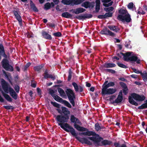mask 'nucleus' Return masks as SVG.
I'll return each instance as SVG.
<instances>
[{"label": "nucleus", "mask_w": 147, "mask_h": 147, "mask_svg": "<svg viewBox=\"0 0 147 147\" xmlns=\"http://www.w3.org/2000/svg\"><path fill=\"white\" fill-rule=\"evenodd\" d=\"M61 109L62 110V115H57L56 118L57 122H59L58 125L67 132H70L71 134L74 136H76L77 134L76 133L75 129L67 123L69 119L70 115V111L67 108L62 107Z\"/></svg>", "instance_id": "obj_1"}, {"label": "nucleus", "mask_w": 147, "mask_h": 147, "mask_svg": "<svg viewBox=\"0 0 147 147\" xmlns=\"http://www.w3.org/2000/svg\"><path fill=\"white\" fill-rule=\"evenodd\" d=\"M76 138L81 142L82 144L91 145L92 144V142L89 140V139L92 140L94 145L95 146L97 147L99 146H106L111 145L112 142L107 140H103V138L99 136L98 137L92 136L91 137H87V138Z\"/></svg>", "instance_id": "obj_2"}, {"label": "nucleus", "mask_w": 147, "mask_h": 147, "mask_svg": "<svg viewBox=\"0 0 147 147\" xmlns=\"http://www.w3.org/2000/svg\"><path fill=\"white\" fill-rule=\"evenodd\" d=\"M1 84L3 89L5 92L8 93L9 92L12 97L14 99L17 98L18 95L13 89L10 86L9 87V85L8 83L3 79H2L1 81Z\"/></svg>", "instance_id": "obj_3"}, {"label": "nucleus", "mask_w": 147, "mask_h": 147, "mask_svg": "<svg viewBox=\"0 0 147 147\" xmlns=\"http://www.w3.org/2000/svg\"><path fill=\"white\" fill-rule=\"evenodd\" d=\"M146 97L143 95H139L135 93L131 94V96L128 97L129 102L131 105L136 106H137L138 104L133 99L136 100L137 102H142L145 99Z\"/></svg>", "instance_id": "obj_4"}, {"label": "nucleus", "mask_w": 147, "mask_h": 147, "mask_svg": "<svg viewBox=\"0 0 147 147\" xmlns=\"http://www.w3.org/2000/svg\"><path fill=\"white\" fill-rule=\"evenodd\" d=\"M115 85V84L114 82H111L108 83L107 85H105V88H106L102 95H105L107 94H112L115 93L117 91V89L116 88H108L110 87L114 86Z\"/></svg>", "instance_id": "obj_5"}, {"label": "nucleus", "mask_w": 147, "mask_h": 147, "mask_svg": "<svg viewBox=\"0 0 147 147\" xmlns=\"http://www.w3.org/2000/svg\"><path fill=\"white\" fill-rule=\"evenodd\" d=\"M65 92L70 102L73 106L74 107V100L76 98V96L74 90L70 88H67Z\"/></svg>", "instance_id": "obj_6"}, {"label": "nucleus", "mask_w": 147, "mask_h": 147, "mask_svg": "<svg viewBox=\"0 0 147 147\" xmlns=\"http://www.w3.org/2000/svg\"><path fill=\"white\" fill-rule=\"evenodd\" d=\"M117 18L118 20L121 21L123 22H126L129 23L131 20V16L128 13L123 16L121 15H118Z\"/></svg>", "instance_id": "obj_7"}, {"label": "nucleus", "mask_w": 147, "mask_h": 147, "mask_svg": "<svg viewBox=\"0 0 147 147\" xmlns=\"http://www.w3.org/2000/svg\"><path fill=\"white\" fill-rule=\"evenodd\" d=\"M3 67L6 70L12 71L13 70V67L9 64L7 59H3L1 61Z\"/></svg>", "instance_id": "obj_8"}, {"label": "nucleus", "mask_w": 147, "mask_h": 147, "mask_svg": "<svg viewBox=\"0 0 147 147\" xmlns=\"http://www.w3.org/2000/svg\"><path fill=\"white\" fill-rule=\"evenodd\" d=\"M13 12L16 18L18 21L20 26H22V19L20 16V13L19 9H18V10H13Z\"/></svg>", "instance_id": "obj_9"}, {"label": "nucleus", "mask_w": 147, "mask_h": 147, "mask_svg": "<svg viewBox=\"0 0 147 147\" xmlns=\"http://www.w3.org/2000/svg\"><path fill=\"white\" fill-rule=\"evenodd\" d=\"M55 92L53 90L49 89V93L56 101L60 102H63V100L57 95L55 94Z\"/></svg>", "instance_id": "obj_10"}, {"label": "nucleus", "mask_w": 147, "mask_h": 147, "mask_svg": "<svg viewBox=\"0 0 147 147\" xmlns=\"http://www.w3.org/2000/svg\"><path fill=\"white\" fill-rule=\"evenodd\" d=\"M100 33L102 34L108 35L113 37L115 36V34L109 30L107 28H103L100 32Z\"/></svg>", "instance_id": "obj_11"}, {"label": "nucleus", "mask_w": 147, "mask_h": 147, "mask_svg": "<svg viewBox=\"0 0 147 147\" xmlns=\"http://www.w3.org/2000/svg\"><path fill=\"white\" fill-rule=\"evenodd\" d=\"M95 6L94 2H89L88 1H86L83 3L82 4V6L86 8H91V9L94 8Z\"/></svg>", "instance_id": "obj_12"}, {"label": "nucleus", "mask_w": 147, "mask_h": 147, "mask_svg": "<svg viewBox=\"0 0 147 147\" xmlns=\"http://www.w3.org/2000/svg\"><path fill=\"white\" fill-rule=\"evenodd\" d=\"M72 84L74 88V90L76 92L82 93L83 92L84 89L83 87L80 85L78 86V84L75 82H73Z\"/></svg>", "instance_id": "obj_13"}, {"label": "nucleus", "mask_w": 147, "mask_h": 147, "mask_svg": "<svg viewBox=\"0 0 147 147\" xmlns=\"http://www.w3.org/2000/svg\"><path fill=\"white\" fill-rule=\"evenodd\" d=\"M70 120L71 123H73L74 125L77 124H79L80 125H82L81 122L80 120L78 118L76 117L73 115H71Z\"/></svg>", "instance_id": "obj_14"}, {"label": "nucleus", "mask_w": 147, "mask_h": 147, "mask_svg": "<svg viewBox=\"0 0 147 147\" xmlns=\"http://www.w3.org/2000/svg\"><path fill=\"white\" fill-rule=\"evenodd\" d=\"M86 132H83L81 133H80L79 134L80 135H83L84 136H96V137H97L99 136V135L96 134L95 132L92 131H89L88 130H88H86Z\"/></svg>", "instance_id": "obj_15"}, {"label": "nucleus", "mask_w": 147, "mask_h": 147, "mask_svg": "<svg viewBox=\"0 0 147 147\" xmlns=\"http://www.w3.org/2000/svg\"><path fill=\"white\" fill-rule=\"evenodd\" d=\"M93 17L92 15L90 14H85L83 15L76 16L74 18L77 19L79 20H84L86 18L89 19Z\"/></svg>", "instance_id": "obj_16"}, {"label": "nucleus", "mask_w": 147, "mask_h": 147, "mask_svg": "<svg viewBox=\"0 0 147 147\" xmlns=\"http://www.w3.org/2000/svg\"><path fill=\"white\" fill-rule=\"evenodd\" d=\"M41 34L42 37L44 38L50 40L52 39V37L51 35L46 31H42Z\"/></svg>", "instance_id": "obj_17"}, {"label": "nucleus", "mask_w": 147, "mask_h": 147, "mask_svg": "<svg viewBox=\"0 0 147 147\" xmlns=\"http://www.w3.org/2000/svg\"><path fill=\"white\" fill-rule=\"evenodd\" d=\"M122 55L123 56V60L126 61H129L130 57L131 55V52H127L125 53H121Z\"/></svg>", "instance_id": "obj_18"}, {"label": "nucleus", "mask_w": 147, "mask_h": 147, "mask_svg": "<svg viewBox=\"0 0 147 147\" xmlns=\"http://www.w3.org/2000/svg\"><path fill=\"white\" fill-rule=\"evenodd\" d=\"M78 124H75L74 125V127L77 130L79 131H86L88 130V129L84 127L81 126Z\"/></svg>", "instance_id": "obj_19"}, {"label": "nucleus", "mask_w": 147, "mask_h": 147, "mask_svg": "<svg viewBox=\"0 0 147 147\" xmlns=\"http://www.w3.org/2000/svg\"><path fill=\"white\" fill-rule=\"evenodd\" d=\"M129 61H136L137 64H139L141 62L140 59H138L137 56L134 55L130 57Z\"/></svg>", "instance_id": "obj_20"}, {"label": "nucleus", "mask_w": 147, "mask_h": 147, "mask_svg": "<svg viewBox=\"0 0 147 147\" xmlns=\"http://www.w3.org/2000/svg\"><path fill=\"white\" fill-rule=\"evenodd\" d=\"M108 27L111 30L113 31L116 32H119L120 30L119 28L117 26L109 25Z\"/></svg>", "instance_id": "obj_21"}, {"label": "nucleus", "mask_w": 147, "mask_h": 147, "mask_svg": "<svg viewBox=\"0 0 147 147\" xmlns=\"http://www.w3.org/2000/svg\"><path fill=\"white\" fill-rule=\"evenodd\" d=\"M116 65L114 63L106 62L103 65V67L105 68H112L116 67Z\"/></svg>", "instance_id": "obj_22"}, {"label": "nucleus", "mask_w": 147, "mask_h": 147, "mask_svg": "<svg viewBox=\"0 0 147 147\" xmlns=\"http://www.w3.org/2000/svg\"><path fill=\"white\" fill-rule=\"evenodd\" d=\"M45 66V64H42L40 65L36 66L34 67V69L35 71L40 72L41 70Z\"/></svg>", "instance_id": "obj_23"}, {"label": "nucleus", "mask_w": 147, "mask_h": 147, "mask_svg": "<svg viewBox=\"0 0 147 147\" xmlns=\"http://www.w3.org/2000/svg\"><path fill=\"white\" fill-rule=\"evenodd\" d=\"M118 13L119 14V15H121L122 16L128 13L126 9H124L120 7L119 9Z\"/></svg>", "instance_id": "obj_24"}, {"label": "nucleus", "mask_w": 147, "mask_h": 147, "mask_svg": "<svg viewBox=\"0 0 147 147\" xmlns=\"http://www.w3.org/2000/svg\"><path fill=\"white\" fill-rule=\"evenodd\" d=\"M95 7V12L98 13L100 9V0H96Z\"/></svg>", "instance_id": "obj_25"}, {"label": "nucleus", "mask_w": 147, "mask_h": 147, "mask_svg": "<svg viewBox=\"0 0 147 147\" xmlns=\"http://www.w3.org/2000/svg\"><path fill=\"white\" fill-rule=\"evenodd\" d=\"M30 7L35 12H37L38 11V10L36 6L33 3L32 1L30 0Z\"/></svg>", "instance_id": "obj_26"}, {"label": "nucleus", "mask_w": 147, "mask_h": 147, "mask_svg": "<svg viewBox=\"0 0 147 147\" xmlns=\"http://www.w3.org/2000/svg\"><path fill=\"white\" fill-rule=\"evenodd\" d=\"M123 100V96H118L117 98L114 101L111 102L112 104H114V103H119L121 102Z\"/></svg>", "instance_id": "obj_27"}, {"label": "nucleus", "mask_w": 147, "mask_h": 147, "mask_svg": "<svg viewBox=\"0 0 147 147\" xmlns=\"http://www.w3.org/2000/svg\"><path fill=\"white\" fill-rule=\"evenodd\" d=\"M57 89L61 96L63 97L66 96L65 92L63 89L60 88H58Z\"/></svg>", "instance_id": "obj_28"}, {"label": "nucleus", "mask_w": 147, "mask_h": 147, "mask_svg": "<svg viewBox=\"0 0 147 147\" xmlns=\"http://www.w3.org/2000/svg\"><path fill=\"white\" fill-rule=\"evenodd\" d=\"M2 94L4 97L7 101L10 102L12 101V99L9 95L3 92L2 93Z\"/></svg>", "instance_id": "obj_29"}, {"label": "nucleus", "mask_w": 147, "mask_h": 147, "mask_svg": "<svg viewBox=\"0 0 147 147\" xmlns=\"http://www.w3.org/2000/svg\"><path fill=\"white\" fill-rule=\"evenodd\" d=\"M72 15L68 12L63 13L62 14V16L66 18H71Z\"/></svg>", "instance_id": "obj_30"}, {"label": "nucleus", "mask_w": 147, "mask_h": 147, "mask_svg": "<svg viewBox=\"0 0 147 147\" xmlns=\"http://www.w3.org/2000/svg\"><path fill=\"white\" fill-rule=\"evenodd\" d=\"M145 102L138 107V109H143L147 108V100L145 101Z\"/></svg>", "instance_id": "obj_31"}, {"label": "nucleus", "mask_w": 147, "mask_h": 147, "mask_svg": "<svg viewBox=\"0 0 147 147\" xmlns=\"http://www.w3.org/2000/svg\"><path fill=\"white\" fill-rule=\"evenodd\" d=\"M84 0H72V4L78 5L82 3Z\"/></svg>", "instance_id": "obj_32"}, {"label": "nucleus", "mask_w": 147, "mask_h": 147, "mask_svg": "<svg viewBox=\"0 0 147 147\" xmlns=\"http://www.w3.org/2000/svg\"><path fill=\"white\" fill-rule=\"evenodd\" d=\"M62 2L65 5H70L72 4V0H62Z\"/></svg>", "instance_id": "obj_33"}, {"label": "nucleus", "mask_w": 147, "mask_h": 147, "mask_svg": "<svg viewBox=\"0 0 147 147\" xmlns=\"http://www.w3.org/2000/svg\"><path fill=\"white\" fill-rule=\"evenodd\" d=\"M108 80H106L105 81L104 84H103L102 86V91H101V94L102 95V94L104 92L106 88H105V85H107L108 84Z\"/></svg>", "instance_id": "obj_34"}, {"label": "nucleus", "mask_w": 147, "mask_h": 147, "mask_svg": "<svg viewBox=\"0 0 147 147\" xmlns=\"http://www.w3.org/2000/svg\"><path fill=\"white\" fill-rule=\"evenodd\" d=\"M72 72L71 71V69H69V71H68V77L67 78V81H70L71 78H72Z\"/></svg>", "instance_id": "obj_35"}, {"label": "nucleus", "mask_w": 147, "mask_h": 147, "mask_svg": "<svg viewBox=\"0 0 147 147\" xmlns=\"http://www.w3.org/2000/svg\"><path fill=\"white\" fill-rule=\"evenodd\" d=\"M51 7V4L49 2L46 3L44 5V9L46 10L49 9Z\"/></svg>", "instance_id": "obj_36"}, {"label": "nucleus", "mask_w": 147, "mask_h": 147, "mask_svg": "<svg viewBox=\"0 0 147 147\" xmlns=\"http://www.w3.org/2000/svg\"><path fill=\"white\" fill-rule=\"evenodd\" d=\"M31 65V63L30 62L27 63L23 68V70L25 71L27 70V69Z\"/></svg>", "instance_id": "obj_37"}, {"label": "nucleus", "mask_w": 147, "mask_h": 147, "mask_svg": "<svg viewBox=\"0 0 147 147\" xmlns=\"http://www.w3.org/2000/svg\"><path fill=\"white\" fill-rule=\"evenodd\" d=\"M63 102L64 104V105L67 107L69 108H71V106L70 104L67 101L65 100H63Z\"/></svg>", "instance_id": "obj_38"}, {"label": "nucleus", "mask_w": 147, "mask_h": 147, "mask_svg": "<svg viewBox=\"0 0 147 147\" xmlns=\"http://www.w3.org/2000/svg\"><path fill=\"white\" fill-rule=\"evenodd\" d=\"M51 103L52 104L54 107L57 108H60V105L57 103L56 102H53L52 101L51 102Z\"/></svg>", "instance_id": "obj_39"}, {"label": "nucleus", "mask_w": 147, "mask_h": 147, "mask_svg": "<svg viewBox=\"0 0 147 147\" xmlns=\"http://www.w3.org/2000/svg\"><path fill=\"white\" fill-rule=\"evenodd\" d=\"M94 129L97 131L100 130V126L99 123H96L95 125Z\"/></svg>", "instance_id": "obj_40"}, {"label": "nucleus", "mask_w": 147, "mask_h": 147, "mask_svg": "<svg viewBox=\"0 0 147 147\" xmlns=\"http://www.w3.org/2000/svg\"><path fill=\"white\" fill-rule=\"evenodd\" d=\"M3 107L7 110H13L15 108V107L12 106H4Z\"/></svg>", "instance_id": "obj_41"}, {"label": "nucleus", "mask_w": 147, "mask_h": 147, "mask_svg": "<svg viewBox=\"0 0 147 147\" xmlns=\"http://www.w3.org/2000/svg\"><path fill=\"white\" fill-rule=\"evenodd\" d=\"M114 8L113 7H111L107 8H104V10L106 12H111L113 10Z\"/></svg>", "instance_id": "obj_42"}, {"label": "nucleus", "mask_w": 147, "mask_h": 147, "mask_svg": "<svg viewBox=\"0 0 147 147\" xmlns=\"http://www.w3.org/2000/svg\"><path fill=\"white\" fill-rule=\"evenodd\" d=\"M117 65L120 67L125 69H126L127 68V67L126 65H124V64L122 63H120L119 62H118L117 63Z\"/></svg>", "instance_id": "obj_43"}, {"label": "nucleus", "mask_w": 147, "mask_h": 147, "mask_svg": "<svg viewBox=\"0 0 147 147\" xmlns=\"http://www.w3.org/2000/svg\"><path fill=\"white\" fill-rule=\"evenodd\" d=\"M141 75L143 78L145 82L147 80V74L146 72L144 74H143V73H141Z\"/></svg>", "instance_id": "obj_44"}, {"label": "nucleus", "mask_w": 147, "mask_h": 147, "mask_svg": "<svg viewBox=\"0 0 147 147\" xmlns=\"http://www.w3.org/2000/svg\"><path fill=\"white\" fill-rule=\"evenodd\" d=\"M26 35H27V37L28 38L34 37L33 34L32 32H27L26 33Z\"/></svg>", "instance_id": "obj_45"}, {"label": "nucleus", "mask_w": 147, "mask_h": 147, "mask_svg": "<svg viewBox=\"0 0 147 147\" xmlns=\"http://www.w3.org/2000/svg\"><path fill=\"white\" fill-rule=\"evenodd\" d=\"M71 11H72L73 13H74L76 14H78L80 13L79 11L78 8L75 9H72L71 10Z\"/></svg>", "instance_id": "obj_46"}, {"label": "nucleus", "mask_w": 147, "mask_h": 147, "mask_svg": "<svg viewBox=\"0 0 147 147\" xmlns=\"http://www.w3.org/2000/svg\"><path fill=\"white\" fill-rule=\"evenodd\" d=\"M53 35L55 37H59L62 35V34L60 32H58L56 33H54L53 34Z\"/></svg>", "instance_id": "obj_47"}, {"label": "nucleus", "mask_w": 147, "mask_h": 147, "mask_svg": "<svg viewBox=\"0 0 147 147\" xmlns=\"http://www.w3.org/2000/svg\"><path fill=\"white\" fill-rule=\"evenodd\" d=\"M112 15L113 13H112L109 12L106 13L105 14V16L106 18L107 17H111L112 16Z\"/></svg>", "instance_id": "obj_48"}, {"label": "nucleus", "mask_w": 147, "mask_h": 147, "mask_svg": "<svg viewBox=\"0 0 147 147\" xmlns=\"http://www.w3.org/2000/svg\"><path fill=\"white\" fill-rule=\"evenodd\" d=\"M123 92L125 95H127L128 92V89L127 87L122 89Z\"/></svg>", "instance_id": "obj_49"}, {"label": "nucleus", "mask_w": 147, "mask_h": 147, "mask_svg": "<svg viewBox=\"0 0 147 147\" xmlns=\"http://www.w3.org/2000/svg\"><path fill=\"white\" fill-rule=\"evenodd\" d=\"M134 4L133 2H130L127 5L128 8L129 9H132L134 7Z\"/></svg>", "instance_id": "obj_50"}, {"label": "nucleus", "mask_w": 147, "mask_h": 147, "mask_svg": "<svg viewBox=\"0 0 147 147\" xmlns=\"http://www.w3.org/2000/svg\"><path fill=\"white\" fill-rule=\"evenodd\" d=\"M44 74V77L45 79H47L48 78V77H49L50 74H48V70L47 69H46L45 70Z\"/></svg>", "instance_id": "obj_51"}, {"label": "nucleus", "mask_w": 147, "mask_h": 147, "mask_svg": "<svg viewBox=\"0 0 147 147\" xmlns=\"http://www.w3.org/2000/svg\"><path fill=\"white\" fill-rule=\"evenodd\" d=\"M107 71V72L111 73L112 74H114L115 73L116 71L113 69H106L105 70Z\"/></svg>", "instance_id": "obj_52"}, {"label": "nucleus", "mask_w": 147, "mask_h": 147, "mask_svg": "<svg viewBox=\"0 0 147 147\" xmlns=\"http://www.w3.org/2000/svg\"><path fill=\"white\" fill-rule=\"evenodd\" d=\"M119 84L123 88H125L127 87L126 84L123 82H120Z\"/></svg>", "instance_id": "obj_53"}, {"label": "nucleus", "mask_w": 147, "mask_h": 147, "mask_svg": "<svg viewBox=\"0 0 147 147\" xmlns=\"http://www.w3.org/2000/svg\"><path fill=\"white\" fill-rule=\"evenodd\" d=\"M132 69L133 70V71L136 74H141V73H142L141 71L138 70V69H137L135 68H132Z\"/></svg>", "instance_id": "obj_54"}, {"label": "nucleus", "mask_w": 147, "mask_h": 147, "mask_svg": "<svg viewBox=\"0 0 147 147\" xmlns=\"http://www.w3.org/2000/svg\"><path fill=\"white\" fill-rule=\"evenodd\" d=\"M4 51V47L2 44L0 43V54H2L1 53Z\"/></svg>", "instance_id": "obj_55"}, {"label": "nucleus", "mask_w": 147, "mask_h": 147, "mask_svg": "<svg viewBox=\"0 0 147 147\" xmlns=\"http://www.w3.org/2000/svg\"><path fill=\"white\" fill-rule=\"evenodd\" d=\"M113 3V1H112L108 4L106 3H103V5L105 7H108L111 6L112 5Z\"/></svg>", "instance_id": "obj_56"}, {"label": "nucleus", "mask_w": 147, "mask_h": 147, "mask_svg": "<svg viewBox=\"0 0 147 147\" xmlns=\"http://www.w3.org/2000/svg\"><path fill=\"white\" fill-rule=\"evenodd\" d=\"M47 26L49 27L53 28L55 26V24H52L51 23H49L47 24Z\"/></svg>", "instance_id": "obj_57"}, {"label": "nucleus", "mask_w": 147, "mask_h": 147, "mask_svg": "<svg viewBox=\"0 0 147 147\" xmlns=\"http://www.w3.org/2000/svg\"><path fill=\"white\" fill-rule=\"evenodd\" d=\"M20 87L18 85H16L15 86L14 89L18 93L20 90Z\"/></svg>", "instance_id": "obj_58"}, {"label": "nucleus", "mask_w": 147, "mask_h": 147, "mask_svg": "<svg viewBox=\"0 0 147 147\" xmlns=\"http://www.w3.org/2000/svg\"><path fill=\"white\" fill-rule=\"evenodd\" d=\"M78 9L80 13L83 12L86 10L85 9L81 7L78 8Z\"/></svg>", "instance_id": "obj_59"}, {"label": "nucleus", "mask_w": 147, "mask_h": 147, "mask_svg": "<svg viewBox=\"0 0 147 147\" xmlns=\"http://www.w3.org/2000/svg\"><path fill=\"white\" fill-rule=\"evenodd\" d=\"M99 19H103L106 18V17H105L104 15H99L97 17Z\"/></svg>", "instance_id": "obj_60"}, {"label": "nucleus", "mask_w": 147, "mask_h": 147, "mask_svg": "<svg viewBox=\"0 0 147 147\" xmlns=\"http://www.w3.org/2000/svg\"><path fill=\"white\" fill-rule=\"evenodd\" d=\"M2 54H0L1 55H2L3 57L5 58V59H6L7 58V55L5 54V51H4L1 53Z\"/></svg>", "instance_id": "obj_61"}, {"label": "nucleus", "mask_w": 147, "mask_h": 147, "mask_svg": "<svg viewBox=\"0 0 147 147\" xmlns=\"http://www.w3.org/2000/svg\"><path fill=\"white\" fill-rule=\"evenodd\" d=\"M48 78H51L53 80H54L55 79V76H53L51 74H50L48 77Z\"/></svg>", "instance_id": "obj_62"}, {"label": "nucleus", "mask_w": 147, "mask_h": 147, "mask_svg": "<svg viewBox=\"0 0 147 147\" xmlns=\"http://www.w3.org/2000/svg\"><path fill=\"white\" fill-rule=\"evenodd\" d=\"M114 146L115 147H120V144L118 142H115L114 144Z\"/></svg>", "instance_id": "obj_63"}, {"label": "nucleus", "mask_w": 147, "mask_h": 147, "mask_svg": "<svg viewBox=\"0 0 147 147\" xmlns=\"http://www.w3.org/2000/svg\"><path fill=\"white\" fill-rule=\"evenodd\" d=\"M56 110L61 115H62V110L61 109V110L60 109H56Z\"/></svg>", "instance_id": "obj_64"}]
</instances>
